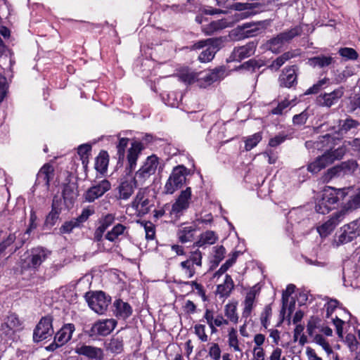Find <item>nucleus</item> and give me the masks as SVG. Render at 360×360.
I'll list each match as a JSON object with an SVG mask.
<instances>
[{"mask_svg":"<svg viewBox=\"0 0 360 360\" xmlns=\"http://www.w3.org/2000/svg\"><path fill=\"white\" fill-rule=\"evenodd\" d=\"M359 208H360V190L344 204L340 211L334 213L327 221L318 226V232L321 237L327 236L334 230L336 226L343 220L348 213Z\"/></svg>","mask_w":360,"mask_h":360,"instance_id":"obj_1","label":"nucleus"},{"mask_svg":"<svg viewBox=\"0 0 360 360\" xmlns=\"http://www.w3.org/2000/svg\"><path fill=\"white\" fill-rule=\"evenodd\" d=\"M191 196V188L187 187L180 193L172 205L166 204L162 208L155 210L154 217L159 219L168 212L172 220H178L189 207Z\"/></svg>","mask_w":360,"mask_h":360,"instance_id":"obj_2","label":"nucleus"},{"mask_svg":"<svg viewBox=\"0 0 360 360\" xmlns=\"http://www.w3.org/2000/svg\"><path fill=\"white\" fill-rule=\"evenodd\" d=\"M349 188L336 189L333 187H326L323 189L321 198L316 202L315 210L316 212L326 214L332 209L340 199H343L347 195Z\"/></svg>","mask_w":360,"mask_h":360,"instance_id":"obj_3","label":"nucleus"},{"mask_svg":"<svg viewBox=\"0 0 360 360\" xmlns=\"http://www.w3.org/2000/svg\"><path fill=\"white\" fill-rule=\"evenodd\" d=\"M137 187V181L134 179V176L128 173L120 179L118 186L115 189V196L119 200L127 201L134 193Z\"/></svg>","mask_w":360,"mask_h":360,"instance_id":"obj_4","label":"nucleus"},{"mask_svg":"<svg viewBox=\"0 0 360 360\" xmlns=\"http://www.w3.org/2000/svg\"><path fill=\"white\" fill-rule=\"evenodd\" d=\"M186 175L187 169L184 166L179 165L174 167L165 185V193L173 194L180 188L186 182Z\"/></svg>","mask_w":360,"mask_h":360,"instance_id":"obj_5","label":"nucleus"},{"mask_svg":"<svg viewBox=\"0 0 360 360\" xmlns=\"http://www.w3.org/2000/svg\"><path fill=\"white\" fill-rule=\"evenodd\" d=\"M85 299L89 307L98 314L105 312L111 301L110 297L102 291L86 292Z\"/></svg>","mask_w":360,"mask_h":360,"instance_id":"obj_6","label":"nucleus"},{"mask_svg":"<svg viewBox=\"0 0 360 360\" xmlns=\"http://www.w3.org/2000/svg\"><path fill=\"white\" fill-rule=\"evenodd\" d=\"M52 323L51 316L42 317L34 330L33 340L39 342L51 337L54 333Z\"/></svg>","mask_w":360,"mask_h":360,"instance_id":"obj_7","label":"nucleus"},{"mask_svg":"<svg viewBox=\"0 0 360 360\" xmlns=\"http://www.w3.org/2000/svg\"><path fill=\"white\" fill-rule=\"evenodd\" d=\"M148 190L147 188L139 189L135 197L131 202V207L139 214H146L149 212L151 207L150 201L148 199Z\"/></svg>","mask_w":360,"mask_h":360,"instance_id":"obj_8","label":"nucleus"},{"mask_svg":"<svg viewBox=\"0 0 360 360\" xmlns=\"http://www.w3.org/2000/svg\"><path fill=\"white\" fill-rule=\"evenodd\" d=\"M343 232L340 235L338 242L340 244L347 243L360 236V217L345 225L342 228Z\"/></svg>","mask_w":360,"mask_h":360,"instance_id":"obj_9","label":"nucleus"},{"mask_svg":"<svg viewBox=\"0 0 360 360\" xmlns=\"http://www.w3.org/2000/svg\"><path fill=\"white\" fill-rule=\"evenodd\" d=\"M302 32V27L296 26L289 30L278 34L276 37L269 41L270 49L273 51L274 46L280 47L285 43L289 42L294 37L301 34Z\"/></svg>","mask_w":360,"mask_h":360,"instance_id":"obj_10","label":"nucleus"},{"mask_svg":"<svg viewBox=\"0 0 360 360\" xmlns=\"http://www.w3.org/2000/svg\"><path fill=\"white\" fill-rule=\"evenodd\" d=\"M111 188V184L108 180L103 179L98 184L89 188L84 193V199L89 202H94L95 200L101 197L105 193Z\"/></svg>","mask_w":360,"mask_h":360,"instance_id":"obj_11","label":"nucleus"},{"mask_svg":"<svg viewBox=\"0 0 360 360\" xmlns=\"http://www.w3.org/2000/svg\"><path fill=\"white\" fill-rule=\"evenodd\" d=\"M203 318L205 319L207 325L209 326L212 333H217V327H221L223 326H228L229 321L221 314L214 316L213 310L206 309Z\"/></svg>","mask_w":360,"mask_h":360,"instance_id":"obj_12","label":"nucleus"},{"mask_svg":"<svg viewBox=\"0 0 360 360\" xmlns=\"http://www.w3.org/2000/svg\"><path fill=\"white\" fill-rule=\"evenodd\" d=\"M116 324V321L112 319L97 321L91 327V335L105 336L112 331Z\"/></svg>","mask_w":360,"mask_h":360,"instance_id":"obj_13","label":"nucleus"},{"mask_svg":"<svg viewBox=\"0 0 360 360\" xmlns=\"http://www.w3.org/2000/svg\"><path fill=\"white\" fill-rule=\"evenodd\" d=\"M143 148V144L139 141L131 143V147L128 150L127 159L128 165L127 169L131 173L136 167L137 160Z\"/></svg>","mask_w":360,"mask_h":360,"instance_id":"obj_14","label":"nucleus"},{"mask_svg":"<svg viewBox=\"0 0 360 360\" xmlns=\"http://www.w3.org/2000/svg\"><path fill=\"white\" fill-rule=\"evenodd\" d=\"M343 94L344 89L342 87H340L330 93L321 94L317 98V102L321 106L330 108L336 103Z\"/></svg>","mask_w":360,"mask_h":360,"instance_id":"obj_15","label":"nucleus"},{"mask_svg":"<svg viewBox=\"0 0 360 360\" xmlns=\"http://www.w3.org/2000/svg\"><path fill=\"white\" fill-rule=\"evenodd\" d=\"M75 353L94 360H102L104 356L102 349L86 345H77Z\"/></svg>","mask_w":360,"mask_h":360,"instance_id":"obj_16","label":"nucleus"},{"mask_svg":"<svg viewBox=\"0 0 360 360\" xmlns=\"http://www.w3.org/2000/svg\"><path fill=\"white\" fill-rule=\"evenodd\" d=\"M20 326L21 322L17 315L11 314L7 316L5 322L1 324L0 330L6 336H10L20 330Z\"/></svg>","mask_w":360,"mask_h":360,"instance_id":"obj_17","label":"nucleus"},{"mask_svg":"<svg viewBox=\"0 0 360 360\" xmlns=\"http://www.w3.org/2000/svg\"><path fill=\"white\" fill-rule=\"evenodd\" d=\"M255 49L256 44L254 42H250L245 46L235 48L231 58L233 60H241L253 55Z\"/></svg>","mask_w":360,"mask_h":360,"instance_id":"obj_18","label":"nucleus"},{"mask_svg":"<svg viewBox=\"0 0 360 360\" xmlns=\"http://www.w3.org/2000/svg\"><path fill=\"white\" fill-rule=\"evenodd\" d=\"M257 295V291L255 289H251L247 292L245 300L243 302V309L242 312V319H245V322H248L247 319L250 316L252 311L254 308V304Z\"/></svg>","mask_w":360,"mask_h":360,"instance_id":"obj_19","label":"nucleus"},{"mask_svg":"<svg viewBox=\"0 0 360 360\" xmlns=\"http://www.w3.org/2000/svg\"><path fill=\"white\" fill-rule=\"evenodd\" d=\"M75 328L74 324H65L56 334L55 341L58 342V345H65L71 339L72 333L75 331Z\"/></svg>","mask_w":360,"mask_h":360,"instance_id":"obj_20","label":"nucleus"},{"mask_svg":"<svg viewBox=\"0 0 360 360\" xmlns=\"http://www.w3.org/2000/svg\"><path fill=\"white\" fill-rule=\"evenodd\" d=\"M127 233V228L122 224H117L112 229L105 235V238L110 242L116 243L120 241L122 236Z\"/></svg>","mask_w":360,"mask_h":360,"instance_id":"obj_21","label":"nucleus"},{"mask_svg":"<svg viewBox=\"0 0 360 360\" xmlns=\"http://www.w3.org/2000/svg\"><path fill=\"white\" fill-rule=\"evenodd\" d=\"M48 256V252L41 248L32 250L29 265L30 267L37 269L44 262Z\"/></svg>","mask_w":360,"mask_h":360,"instance_id":"obj_22","label":"nucleus"},{"mask_svg":"<svg viewBox=\"0 0 360 360\" xmlns=\"http://www.w3.org/2000/svg\"><path fill=\"white\" fill-rule=\"evenodd\" d=\"M54 169L52 165L45 164L37 174V181L39 184L43 183L46 188H49L50 181L54 175Z\"/></svg>","mask_w":360,"mask_h":360,"instance_id":"obj_23","label":"nucleus"},{"mask_svg":"<svg viewBox=\"0 0 360 360\" xmlns=\"http://www.w3.org/2000/svg\"><path fill=\"white\" fill-rule=\"evenodd\" d=\"M113 306L115 307V314L117 318L126 319L132 314L131 307L121 300L115 301Z\"/></svg>","mask_w":360,"mask_h":360,"instance_id":"obj_24","label":"nucleus"},{"mask_svg":"<svg viewBox=\"0 0 360 360\" xmlns=\"http://www.w3.org/2000/svg\"><path fill=\"white\" fill-rule=\"evenodd\" d=\"M328 158L325 153L319 156L314 161L308 165L307 170L311 173H318L321 169L330 165V160Z\"/></svg>","mask_w":360,"mask_h":360,"instance_id":"obj_25","label":"nucleus"},{"mask_svg":"<svg viewBox=\"0 0 360 360\" xmlns=\"http://www.w3.org/2000/svg\"><path fill=\"white\" fill-rule=\"evenodd\" d=\"M219 239L217 234L213 231H206L202 233L198 240L194 243L197 247H203L214 244Z\"/></svg>","mask_w":360,"mask_h":360,"instance_id":"obj_26","label":"nucleus"},{"mask_svg":"<svg viewBox=\"0 0 360 360\" xmlns=\"http://www.w3.org/2000/svg\"><path fill=\"white\" fill-rule=\"evenodd\" d=\"M197 230V225L181 226L177 232V236L180 242L185 243L191 241L194 236V233Z\"/></svg>","mask_w":360,"mask_h":360,"instance_id":"obj_27","label":"nucleus"},{"mask_svg":"<svg viewBox=\"0 0 360 360\" xmlns=\"http://www.w3.org/2000/svg\"><path fill=\"white\" fill-rule=\"evenodd\" d=\"M237 305L238 303L236 302L227 303L224 306V313L225 316V319L228 320L229 323L231 322L234 324H236L239 320V316L237 312Z\"/></svg>","mask_w":360,"mask_h":360,"instance_id":"obj_28","label":"nucleus"},{"mask_svg":"<svg viewBox=\"0 0 360 360\" xmlns=\"http://www.w3.org/2000/svg\"><path fill=\"white\" fill-rule=\"evenodd\" d=\"M234 288L233 279L231 276L226 274L224 283L218 285L217 288V293L221 297H227Z\"/></svg>","mask_w":360,"mask_h":360,"instance_id":"obj_29","label":"nucleus"},{"mask_svg":"<svg viewBox=\"0 0 360 360\" xmlns=\"http://www.w3.org/2000/svg\"><path fill=\"white\" fill-rule=\"evenodd\" d=\"M296 82L297 75L294 68L286 69L285 72L280 77L281 85L285 87L290 88Z\"/></svg>","mask_w":360,"mask_h":360,"instance_id":"obj_30","label":"nucleus"},{"mask_svg":"<svg viewBox=\"0 0 360 360\" xmlns=\"http://www.w3.org/2000/svg\"><path fill=\"white\" fill-rule=\"evenodd\" d=\"M158 165V158L156 155H153L146 158L141 168L152 176L155 173Z\"/></svg>","mask_w":360,"mask_h":360,"instance_id":"obj_31","label":"nucleus"},{"mask_svg":"<svg viewBox=\"0 0 360 360\" xmlns=\"http://www.w3.org/2000/svg\"><path fill=\"white\" fill-rule=\"evenodd\" d=\"M229 23L225 19L218 20L211 22L203 28V30L206 34L211 35L218 30L229 27Z\"/></svg>","mask_w":360,"mask_h":360,"instance_id":"obj_32","label":"nucleus"},{"mask_svg":"<svg viewBox=\"0 0 360 360\" xmlns=\"http://www.w3.org/2000/svg\"><path fill=\"white\" fill-rule=\"evenodd\" d=\"M333 62V58L331 56L324 55L315 56L309 59V64L314 68L319 67L323 68L330 65Z\"/></svg>","mask_w":360,"mask_h":360,"instance_id":"obj_33","label":"nucleus"},{"mask_svg":"<svg viewBox=\"0 0 360 360\" xmlns=\"http://www.w3.org/2000/svg\"><path fill=\"white\" fill-rule=\"evenodd\" d=\"M214 45L215 44H212L200 53L198 56V59L200 62L206 63L213 59L216 52L219 49L221 46Z\"/></svg>","mask_w":360,"mask_h":360,"instance_id":"obj_34","label":"nucleus"},{"mask_svg":"<svg viewBox=\"0 0 360 360\" xmlns=\"http://www.w3.org/2000/svg\"><path fill=\"white\" fill-rule=\"evenodd\" d=\"M356 167V164L354 161H349L347 162H344L342 164L341 167H334L331 169H329L328 170V175L330 176V178H332L335 176H339L341 174L342 170L344 169L348 168V169L354 170Z\"/></svg>","mask_w":360,"mask_h":360,"instance_id":"obj_35","label":"nucleus"},{"mask_svg":"<svg viewBox=\"0 0 360 360\" xmlns=\"http://www.w3.org/2000/svg\"><path fill=\"white\" fill-rule=\"evenodd\" d=\"M60 213V209L56 205L55 200H53L51 211L47 215L45 224L47 226H53L56 223Z\"/></svg>","mask_w":360,"mask_h":360,"instance_id":"obj_36","label":"nucleus"},{"mask_svg":"<svg viewBox=\"0 0 360 360\" xmlns=\"http://www.w3.org/2000/svg\"><path fill=\"white\" fill-rule=\"evenodd\" d=\"M225 70L223 68H216L206 74L204 80L209 84L220 80L224 77Z\"/></svg>","mask_w":360,"mask_h":360,"instance_id":"obj_37","label":"nucleus"},{"mask_svg":"<svg viewBox=\"0 0 360 360\" xmlns=\"http://www.w3.org/2000/svg\"><path fill=\"white\" fill-rule=\"evenodd\" d=\"M108 162L109 160L107 153H101L96 159V169L101 173H104L107 170Z\"/></svg>","mask_w":360,"mask_h":360,"instance_id":"obj_38","label":"nucleus"},{"mask_svg":"<svg viewBox=\"0 0 360 360\" xmlns=\"http://www.w3.org/2000/svg\"><path fill=\"white\" fill-rule=\"evenodd\" d=\"M77 191L73 184L65 185L63 191V195L65 201L72 203L77 197Z\"/></svg>","mask_w":360,"mask_h":360,"instance_id":"obj_39","label":"nucleus"},{"mask_svg":"<svg viewBox=\"0 0 360 360\" xmlns=\"http://www.w3.org/2000/svg\"><path fill=\"white\" fill-rule=\"evenodd\" d=\"M228 342H229V346L231 348H233V351L240 352H242V349H240V347L239 346L237 330L234 328H231L229 330Z\"/></svg>","mask_w":360,"mask_h":360,"instance_id":"obj_40","label":"nucleus"},{"mask_svg":"<svg viewBox=\"0 0 360 360\" xmlns=\"http://www.w3.org/2000/svg\"><path fill=\"white\" fill-rule=\"evenodd\" d=\"M240 30L245 37H252L257 34L259 28L257 23H245L240 26Z\"/></svg>","mask_w":360,"mask_h":360,"instance_id":"obj_41","label":"nucleus"},{"mask_svg":"<svg viewBox=\"0 0 360 360\" xmlns=\"http://www.w3.org/2000/svg\"><path fill=\"white\" fill-rule=\"evenodd\" d=\"M107 349L114 354H120L123 351V340L120 338H112L108 344Z\"/></svg>","mask_w":360,"mask_h":360,"instance_id":"obj_42","label":"nucleus"},{"mask_svg":"<svg viewBox=\"0 0 360 360\" xmlns=\"http://www.w3.org/2000/svg\"><path fill=\"white\" fill-rule=\"evenodd\" d=\"M346 150V146L342 145L334 150L326 152L325 154L327 155V158H328V159H330V164H332L335 160L342 159Z\"/></svg>","mask_w":360,"mask_h":360,"instance_id":"obj_43","label":"nucleus"},{"mask_svg":"<svg viewBox=\"0 0 360 360\" xmlns=\"http://www.w3.org/2000/svg\"><path fill=\"white\" fill-rule=\"evenodd\" d=\"M262 133L257 132L255 134L248 136L246 138L245 141V148L247 151L252 150L254 147H255L262 140Z\"/></svg>","mask_w":360,"mask_h":360,"instance_id":"obj_44","label":"nucleus"},{"mask_svg":"<svg viewBox=\"0 0 360 360\" xmlns=\"http://www.w3.org/2000/svg\"><path fill=\"white\" fill-rule=\"evenodd\" d=\"M222 39L221 38H216V39H207L205 40H201L193 45V49H202L205 46H209L212 45V44H215L214 46H221L222 43Z\"/></svg>","mask_w":360,"mask_h":360,"instance_id":"obj_45","label":"nucleus"},{"mask_svg":"<svg viewBox=\"0 0 360 360\" xmlns=\"http://www.w3.org/2000/svg\"><path fill=\"white\" fill-rule=\"evenodd\" d=\"M115 219L114 214H107L99 219L98 227L105 231L113 224Z\"/></svg>","mask_w":360,"mask_h":360,"instance_id":"obj_46","label":"nucleus"},{"mask_svg":"<svg viewBox=\"0 0 360 360\" xmlns=\"http://www.w3.org/2000/svg\"><path fill=\"white\" fill-rule=\"evenodd\" d=\"M339 54L347 60H355L358 58V53L352 48H341L338 51Z\"/></svg>","mask_w":360,"mask_h":360,"instance_id":"obj_47","label":"nucleus"},{"mask_svg":"<svg viewBox=\"0 0 360 360\" xmlns=\"http://www.w3.org/2000/svg\"><path fill=\"white\" fill-rule=\"evenodd\" d=\"M180 266L188 278H191L195 275L197 266L191 264V262H188V260L181 262L180 263Z\"/></svg>","mask_w":360,"mask_h":360,"instance_id":"obj_48","label":"nucleus"},{"mask_svg":"<svg viewBox=\"0 0 360 360\" xmlns=\"http://www.w3.org/2000/svg\"><path fill=\"white\" fill-rule=\"evenodd\" d=\"M237 254L233 253L232 257L227 259L215 273V276H220L224 274L236 261Z\"/></svg>","mask_w":360,"mask_h":360,"instance_id":"obj_49","label":"nucleus"},{"mask_svg":"<svg viewBox=\"0 0 360 360\" xmlns=\"http://www.w3.org/2000/svg\"><path fill=\"white\" fill-rule=\"evenodd\" d=\"M330 136L326 134L323 136L319 138V141H307L305 142V146L307 149H317L320 150L322 148L321 143L326 141H328L330 139Z\"/></svg>","mask_w":360,"mask_h":360,"instance_id":"obj_50","label":"nucleus"},{"mask_svg":"<svg viewBox=\"0 0 360 360\" xmlns=\"http://www.w3.org/2000/svg\"><path fill=\"white\" fill-rule=\"evenodd\" d=\"M202 259V252L199 250H196L191 252L189 257L186 260L191 262V264L197 267H201Z\"/></svg>","mask_w":360,"mask_h":360,"instance_id":"obj_51","label":"nucleus"},{"mask_svg":"<svg viewBox=\"0 0 360 360\" xmlns=\"http://www.w3.org/2000/svg\"><path fill=\"white\" fill-rule=\"evenodd\" d=\"M80 226L79 223L77 221V219H73L71 221H66L63 224V225L60 227V232L63 233H70L74 228L79 227Z\"/></svg>","mask_w":360,"mask_h":360,"instance_id":"obj_52","label":"nucleus"},{"mask_svg":"<svg viewBox=\"0 0 360 360\" xmlns=\"http://www.w3.org/2000/svg\"><path fill=\"white\" fill-rule=\"evenodd\" d=\"M314 340L318 345L322 347L327 354H330L333 353L332 348L323 335H316Z\"/></svg>","mask_w":360,"mask_h":360,"instance_id":"obj_53","label":"nucleus"},{"mask_svg":"<svg viewBox=\"0 0 360 360\" xmlns=\"http://www.w3.org/2000/svg\"><path fill=\"white\" fill-rule=\"evenodd\" d=\"M345 342L352 352L356 351L358 348L359 342L353 334H347L345 337Z\"/></svg>","mask_w":360,"mask_h":360,"instance_id":"obj_54","label":"nucleus"},{"mask_svg":"<svg viewBox=\"0 0 360 360\" xmlns=\"http://www.w3.org/2000/svg\"><path fill=\"white\" fill-rule=\"evenodd\" d=\"M288 138V135L284 134L283 132L279 133L278 135L270 139L269 141V146L271 147H276L279 146L281 143L284 142Z\"/></svg>","mask_w":360,"mask_h":360,"instance_id":"obj_55","label":"nucleus"},{"mask_svg":"<svg viewBox=\"0 0 360 360\" xmlns=\"http://www.w3.org/2000/svg\"><path fill=\"white\" fill-rule=\"evenodd\" d=\"M179 77L182 82L186 84H192L196 80V75L193 72H182L179 74Z\"/></svg>","mask_w":360,"mask_h":360,"instance_id":"obj_56","label":"nucleus"},{"mask_svg":"<svg viewBox=\"0 0 360 360\" xmlns=\"http://www.w3.org/2000/svg\"><path fill=\"white\" fill-rule=\"evenodd\" d=\"M151 176L140 168L135 174L134 179L137 181V185H143Z\"/></svg>","mask_w":360,"mask_h":360,"instance_id":"obj_57","label":"nucleus"},{"mask_svg":"<svg viewBox=\"0 0 360 360\" xmlns=\"http://www.w3.org/2000/svg\"><path fill=\"white\" fill-rule=\"evenodd\" d=\"M94 213V207H88L86 208H84L82 210L81 214L79 216H78L76 219H77V221L79 223V224L81 225L84 221H86L88 219V218L91 215H92Z\"/></svg>","mask_w":360,"mask_h":360,"instance_id":"obj_58","label":"nucleus"},{"mask_svg":"<svg viewBox=\"0 0 360 360\" xmlns=\"http://www.w3.org/2000/svg\"><path fill=\"white\" fill-rule=\"evenodd\" d=\"M195 333L202 342H207L208 336L205 333V326L202 324H197L195 326Z\"/></svg>","mask_w":360,"mask_h":360,"instance_id":"obj_59","label":"nucleus"},{"mask_svg":"<svg viewBox=\"0 0 360 360\" xmlns=\"http://www.w3.org/2000/svg\"><path fill=\"white\" fill-rule=\"evenodd\" d=\"M226 254V250L224 246H217L214 248V262L216 264H219L221 261L224 258V255Z\"/></svg>","mask_w":360,"mask_h":360,"instance_id":"obj_60","label":"nucleus"},{"mask_svg":"<svg viewBox=\"0 0 360 360\" xmlns=\"http://www.w3.org/2000/svg\"><path fill=\"white\" fill-rule=\"evenodd\" d=\"M129 139L127 138H122L120 139L119 143L117 146V155L119 156V159H124V150L126 147L128 145Z\"/></svg>","mask_w":360,"mask_h":360,"instance_id":"obj_61","label":"nucleus"},{"mask_svg":"<svg viewBox=\"0 0 360 360\" xmlns=\"http://www.w3.org/2000/svg\"><path fill=\"white\" fill-rule=\"evenodd\" d=\"M144 229L146 233V238L148 240H152L155 235V226L150 221H146L144 224Z\"/></svg>","mask_w":360,"mask_h":360,"instance_id":"obj_62","label":"nucleus"},{"mask_svg":"<svg viewBox=\"0 0 360 360\" xmlns=\"http://www.w3.org/2000/svg\"><path fill=\"white\" fill-rule=\"evenodd\" d=\"M209 355L214 360H219L221 357V349L219 345L214 343L210 348Z\"/></svg>","mask_w":360,"mask_h":360,"instance_id":"obj_63","label":"nucleus"},{"mask_svg":"<svg viewBox=\"0 0 360 360\" xmlns=\"http://www.w3.org/2000/svg\"><path fill=\"white\" fill-rule=\"evenodd\" d=\"M91 147L89 144H83L78 147V154L81 156L82 160L88 158V155L90 153Z\"/></svg>","mask_w":360,"mask_h":360,"instance_id":"obj_64","label":"nucleus"}]
</instances>
